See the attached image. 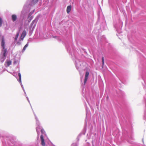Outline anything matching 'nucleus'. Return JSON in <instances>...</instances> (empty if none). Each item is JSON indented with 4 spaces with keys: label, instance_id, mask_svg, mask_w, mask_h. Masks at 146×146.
<instances>
[{
    "label": "nucleus",
    "instance_id": "1",
    "mask_svg": "<svg viewBox=\"0 0 146 146\" xmlns=\"http://www.w3.org/2000/svg\"><path fill=\"white\" fill-rule=\"evenodd\" d=\"M12 64V61L9 60H7L5 63V66L7 67L11 65Z\"/></svg>",
    "mask_w": 146,
    "mask_h": 146
},
{
    "label": "nucleus",
    "instance_id": "2",
    "mask_svg": "<svg viewBox=\"0 0 146 146\" xmlns=\"http://www.w3.org/2000/svg\"><path fill=\"white\" fill-rule=\"evenodd\" d=\"M1 40V45L2 46L3 48L4 49L5 48V42L4 38L3 36L2 37Z\"/></svg>",
    "mask_w": 146,
    "mask_h": 146
},
{
    "label": "nucleus",
    "instance_id": "3",
    "mask_svg": "<svg viewBox=\"0 0 146 146\" xmlns=\"http://www.w3.org/2000/svg\"><path fill=\"white\" fill-rule=\"evenodd\" d=\"M89 75V72H86L85 76V79L84 80V84L86 83L87 80L88 78V76Z\"/></svg>",
    "mask_w": 146,
    "mask_h": 146
},
{
    "label": "nucleus",
    "instance_id": "4",
    "mask_svg": "<svg viewBox=\"0 0 146 146\" xmlns=\"http://www.w3.org/2000/svg\"><path fill=\"white\" fill-rule=\"evenodd\" d=\"M40 138L41 141V145L43 146H44L45 143L44 141V139L43 135H41L40 137Z\"/></svg>",
    "mask_w": 146,
    "mask_h": 146
},
{
    "label": "nucleus",
    "instance_id": "5",
    "mask_svg": "<svg viewBox=\"0 0 146 146\" xmlns=\"http://www.w3.org/2000/svg\"><path fill=\"white\" fill-rule=\"evenodd\" d=\"M26 35V32L25 30H24L23 32H22L21 36V39L23 40L24 38L25 37V36Z\"/></svg>",
    "mask_w": 146,
    "mask_h": 146
},
{
    "label": "nucleus",
    "instance_id": "6",
    "mask_svg": "<svg viewBox=\"0 0 146 146\" xmlns=\"http://www.w3.org/2000/svg\"><path fill=\"white\" fill-rule=\"evenodd\" d=\"M12 21L14 22L16 20L17 18V15H13L11 16Z\"/></svg>",
    "mask_w": 146,
    "mask_h": 146
},
{
    "label": "nucleus",
    "instance_id": "7",
    "mask_svg": "<svg viewBox=\"0 0 146 146\" xmlns=\"http://www.w3.org/2000/svg\"><path fill=\"white\" fill-rule=\"evenodd\" d=\"M71 8L72 7L71 5L68 6L67 7L66 9V12L68 13H69L71 9Z\"/></svg>",
    "mask_w": 146,
    "mask_h": 146
},
{
    "label": "nucleus",
    "instance_id": "8",
    "mask_svg": "<svg viewBox=\"0 0 146 146\" xmlns=\"http://www.w3.org/2000/svg\"><path fill=\"white\" fill-rule=\"evenodd\" d=\"M29 44L28 43H27L24 46L23 50V52H24L26 49V48L28 46Z\"/></svg>",
    "mask_w": 146,
    "mask_h": 146
},
{
    "label": "nucleus",
    "instance_id": "9",
    "mask_svg": "<svg viewBox=\"0 0 146 146\" xmlns=\"http://www.w3.org/2000/svg\"><path fill=\"white\" fill-rule=\"evenodd\" d=\"M18 76H19V81L20 82H21V75L20 73H18Z\"/></svg>",
    "mask_w": 146,
    "mask_h": 146
},
{
    "label": "nucleus",
    "instance_id": "10",
    "mask_svg": "<svg viewBox=\"0 0 146 146\" xmlns=\"http://www.w3.org/2000/svg\"><path fill=\"white\" fill-rule=\"evenodd\" d=\"M38 0H32V3L33 4H35L36 3Z\"/></svg>",
    "mask_w": 146,
    "mask_h": 146
},
{
    "label": "nucleus",
    "instance_id": "11",
    "mask_svg": "<svg viewBox=\"0 0 146 146\" xmlns=\"http://www.w3.org/2000/svg\"><path fill=\"white\" fill-rule=\"evenodd\" d=\"M3 23V20L0 17V27L2 26Z\"/></svg>",
    "mask_w": 146,
    "mask_h": 146
},
{
    "label": "nucleus",
    "instance_id": "12",
    "mask_svg": "<svg viewBox=\"0 0 146 146\" xmlns=\"http://www.w3.org/2000/svg\"><path fill=\"white\" fill-rule=\"evenodd\" d=\"M102 67L104 65V57H102Z\"/></svg>",
    "mask_w": 146,
    "mask_h": 146
},
{
    "label": "nucleus",
    "instance_id": "13",
    "mask_svg": "<svg viewBox=\"0 0 146 146\" xmlns=\"http://www.w3.org/2000/svg\"><path fill=\"white\" fill-rule=\"evenodd\" d=\"M19 33H18L16 35L15 37V40H16L19 36Z\"/></svg>",
    "mask_w": 146,
    "mask_h": 146
},
{
    "label": "nucleus",
    "instance_id": "14",
    "mask_svg": "<svg viewBox=\"0 0 146 146\" xmlns=\"http://www.w3.org/2000/svg\"><path fill=\"white\" fill-rule=\"evenodd\" d=\"M5 59V58H2L1 59V61L2 62H3V61H4V60Z\"/></svg>",
    "mask_w": 146,
    "mask_h": 146
},
{
    "label": "nucleus",
    "instance_id": "15",
    "mask_svg": "<svg viewBox=\"0 0 146 146\" xmlns=\"http://www.w3.org/2000/svg\"><path fill=\"white\" fill-rule=\"evenodd\" d=\"M6 55V53L3 52V56L4 57H5Z\"/></svg>",
    "mask_w": 146,
    "mask_h": 146
},
{
    "label": "nucleus",
    "instance_id": "16",
    "mask_svg": "<svg viewBox=\"0 0 146 146\" xmlns=\"http://www.w3.org/2000/svg\"><path fill=\"white\" fill-rule=\"evenodd\" d=\"M4 52L6 53L7 52V49H4Z\"/></svg>",
    "mask_w": 146,
    "mask_h": 146
},
{
    "label": "nucleus",
    "instance_id": "17",
    "mask_svg": "<svg viewBox=\"0 0 146 146\" xmlns=\"http://www.w3.org/2000/svg\"><path fill=\"white\" fill-rule=\"evenodd\" d=\"M17 63V61L16 60H15L14 62H13V64H15Z\"/></svg>",
    "mask_w": 146,
    "mask_h": 146
},
{
    "label": "nucleus",
    "instance_id": "18",
    "mask_svg": "<svg viewBox=\"0 0 146 146\" xmlns=\"http://www.w3.org/2000/svg\"><path fill=\"white\" fill-rule=\"evenodd\" d=\"M108 98H109V97H108V96H107V99H108Z\"/></svg>",
    "mask_w": 146,
    "mask_h": 146
},
{
    "label": "nucleus",
    "instance_id": "19",
    "mask_svg": "<svg viewBox=\"0 0 146 146\" xmlns=\"http://www.w3.org/2000/svg\"><path fill=\"white\" fill-rule=\"evenodd\" d=\"M43 131V130L42 129H41V132H42Z\"/></svg>",
    "mask_w": 146,
    "mask_h": 146
}]
</instances>
